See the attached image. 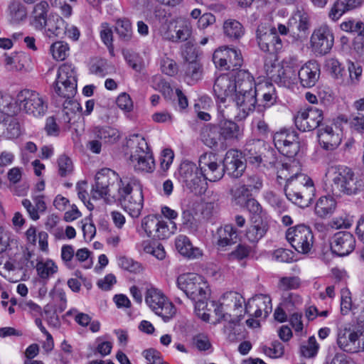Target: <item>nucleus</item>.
Listing matches in <instances>:
<instances>
[{"label":"nucleus","instance_id":"f257e3e1","mask_svg":"<svg viewBox=\"0 0 364 364\" xmlns=\"http://www.w3.org/2000/svg\"><path fill=\"white\" fill-rule=\"evenodd\" d=\"M282 166L278 171V178L286 180L284 192L287 198L301 208L309 206L315 193L312 180L300 172V166L295 161Z\"/></svg>","mask_w":364,"mask_h":364},{"label":"nucleus","instance_id":"f03ea898","mask_svg":"<svg viewBox=\"0 0 364 364\" xmlns=\"http://www.w3.org/2000/svg\"><path fill=\"white\" fill-rule=\"evenodd\" d=\"M58 97L65 99L63 104V119L70 124L71 119L82 110L80 104L73 98L77 92V77L75 67L71 64H63L58 70L54 87Z\"/></svg>","mask_w":364,"mask_h":364},{"label":"nucleus","instance_id":"7ed1b4c3","mask_svg":"<svg viewBox=\"0 0 364 364\" xmlns=\"http://www.w3.org/2000/svg\"><path fill=\"white\" fill-rule=\"evenodd\" d=\"M117 200L123 209L132 218H138L141 215L144 205L142 186L134 176H124L120 180V186L117 188Z\"/></svg>","mask_w":364,"mask_h":364},{"label":"nucleus","instance_id":"20e7f679","mask_svg":"<svg viewBox=\"0 0 364 364\" xmlns=\"http://www.w3.org/2000/svg\"><path fill=\"white\" fill-rule=\"evenodd\" d=\"M6 102L4 109L11 114H16L19 111L35 117L43 115L47 109V105L38 92L31 90H23L17 95L15 103H12V98L9 95H4L0 98Z\"/></svg>","mask_w":364,"mask_h":364},{"label":"nucleus","instance_id":"39448f33","mask_svg":"<svg viewBox=\"0 0 364 364\" xmlns=\"http://www.w3.org/2000/svg\"><path fill=\"white\" fill-rule=\"evenodd\" d=\"M176 283L186 296L195 303L197 309L206 306L210 289L203 277L195 273L183 274L178 277Z\"/></svg>","mask_w":364,"mask_h":364},{"label":"nucleus","instance_id":"423d86ee","mask_svg":"<svg viewBox=\"0 0 364 364\" xmlns=\"http://www.w3.org/2000/svg\"><path fill=\"white\" fill-rule=\"evenodd\" d=\"M127 146L130 149L129 160L138 171L151 173L155 168V163L144 136L135 134L129 136Z\"/></svg>","mask_w":364,"mask_h":364},{"label":"nucleus","instance_id":"0eeeda50","mask_svg":"<svg viewBox=\"0 0 364 364\" xmlns=\"http://www.w3.org/2000/svg\"><path fill=\"white\" fill-rule=\"evenodd\" d=\"M328 173L334 175L331 184V191L334 196H352L360 191L362 182L350 168L346 166H332Z\"/></svg>","mask_w":364,"mask_h":364},{"label":"nucleus","instance_id":"6e6552de","mask_svg":"<svg viewBox=\"0 0 364 364\" xmlns=\"http://www.w3.org/2000/svg\"><path fill=\"white\" fill-rule=\"evenodd\" d=\"M122 178L110 168H102L95 176V183L91 191L94 199L103 198L106 203H111L117 195L112 193V189H116L120 186V180Z\"/></svg>","mask_w":364,"mask_h":364},{"label":"nucleus","instance_id":"1a4fd4ad","mask_svg":"<svg viewBox=\"0 0 364 364\" xmlns=\"http://www.w3.org/2000/svg\"><path fill=\"white\" fill-rule=\"evenodd\" d=\"M264 70L267 76L279 86L289 87L297 80V65L295 58L283 60L282 65L266 60Z\"/></svg>","mask_w":364,"mask_h":364},{"label":"nucleus","instance_id":"9d476101","mask_svg":"<svg viewBox=\"0 0 364 364\" xmlns=\"http://www.w3.org/2000/svg\"><path fill=\"white\" fill-rule=\"evenodd\" d=\"M179 177L186 188L195 195L203 194L208 188L206 179L196 165L190 161L183 162L179 168Z\"/></svg>","mask_w":364,"mask_h":364},{"label":"nucleus","instance_id":"9b49d317","mask_svg":"<svg viewBox=\"0 0 364 364\" xmlns=\"http://www.w3.org/2000/svg\"><path fill=\"white\" fill-rule=\"evenodd\" d=\"M145 301L149 308L164 321H168L176 314L174 305L159 289L152 287L147 289Z\"/></svg>","mask_w":364,"mask_h":364},{"label":"nucleus","instance_id":"f8f14e48","mask_svg":"<svg viewBox=\"0 0 364 364\" xmlns=\"http://www.w3.org/2000/svg\"><path fill=\"white\" fill-rule=\"evenodd\" d=\"M256 40L261 50L269 53H277L283 48L282 38L277 29L268 23H261L256 30Z\"/></svg>","mask_w":364,"mask_h":364},{"label":"nucleus","instance_id":"ddd939ff","mask_svg":"<svg viewBox=\"0 0 364 364\" xmlns=\"http://www.w3.org/2000/svg\"><path fill=\"white\" fill-rule=\"evenodd\" d=\"M192 31L191 21L184 18L170 21L160 28L163 38L173 43L188 41L192 35Z\"/></svg>","mask_w":364,"mask_h":364},{"label":"nucleus","instance_id":"4468645a","mask_svg":"<svg viewBox=\"0 0 364 364\" xmlns=\"http://www.w3.org/2000/svg\"><path fill=\"white\" fill-rule=\"evenodd\" d=\"M337 344L347 353L364 351V331L350 327L341 328L337 333Z\"/></svg>","mask_w":364,"mask_h":364},{"label":"nucleus","instance_id":"2eb2a0df","mask_svg":"<svg viewBox=\"0 0 364 364\" xmlns=\"http://www.w3.org/2000/svg\"><path fill=\"white\" fill-rule=\"evenodd\" d=\"M286 238L296 251L302 254L309 252L314 244L312 231L305 225L289 228L287 230Z\"/></svg>","mask_w":364,"mask_h":364},{"label":"nucleus","instance_id":"dca6fc26","mask_svg":"<svg viewBox=\"0 0 364 364\" xmlns=\"http://www.w3.org/2000/svg\"><path fill=\"white\" fill-rule=\"evenodd\" d=\"M141 228L149 237L164 240L176 229L175 223L165 221L156 215H147L141 220Z\"/></svg>","mask_w":364,"mask_h":364},{"label":"nucleus","instance_id":"f3484780","mask_svg":"<svg viewBox=\"0 0 364 364\" xmlns=\"http://www.w3.org/2000/svg\"><path fill=\"white\" fill-rule=\"evenodd\" d=\"M215 65L224 70H231L234 73L243 63L240 50L228 47H221L215 50L213 55Z\"/></svg>","mask_w":364,"mask_h":364},{"label":"nucleus","instance_id":"a211bd4d","mask_svg":"<svg viewBox=\"0 0 364 364\" xmlns=\"http://www.w3.org/2000/svg\"><path fill=\"white\" fill-rule=\"evenodd\" d=\"M273 140L278 151L288 158L294 157L299 151L298 137L293 131L284 129L277 132Z\"/></svg>","mask_w":364,"mask_h":364},{"label":"nucleus","instance_id":"6ab92c4d","mask_svg":"<svg viewBox=\"0 0 364 364\" xmlns=\"http://www.w3.org/2000/svg\"><path fill=\"white\" fill-rule=\"evenodd\" d=\"M334 42L331 29L327 25L316 28L311 36V46L314 53L323 55L329 53Z\"/></svg>","mask_w":364,"mask_h":364},{"label":"nucleus","instance_id":"aec40b11","mask_svg":"<svg viewBox=\"0 0 364 364\" xmlns=\"http://www.w3.org/2000/svg\"><path fill=\"white\" fill-rule=\"evenodd\" d=\"M323 119V112L316 107H309L298 112L294 118L296 127L302 132H309L320 127Z\"/></svg>","mask_w":364,"mask_h":364},{"label":"nucleus","instance_id":"412c9836","mask_svg":"<svg viewBox=\"0 0 364 364\" xmlns=\"http://www.w3.org/2000/svg\"><path fill=\"white\" fill-rule=\"evenodd\" d=\"M198 163L200 171L205 179L215 182L223 177L224 169L220 167L214 154L206 153L201 155Z\"/></svg>","mask_w":364,"mask_h":364},{"label":"nucleus","instance_id":"4be33fe9","mask_svg":"<svg viewBox=\"0 0 364 364\" xmlns=\"http://www.w3.org/2000/svg\"><path fill=\"white\" fill-rule=\"evenodd\" d=\"M317 136L321 146L326 151H332L341 144L342 132L336 125L322 124L318 129Z\"/></svg>","mask_w":364,"mask_h":364},{"label":"nucleus","instance_id":"5701e85b","mask_svg":"<svg viewBox=\"0 0 364 364\" xmlns=\"http://www.w3.org/2000/svg\"><path fill=\"white\" fill-rule=\"evenodd\" d=\"M355 247V239L347 231L338 232L331 238V249L334 254L343 257L352 252Z\"/></svg>","mask_w":364,"mask_h":364},{"label":"nucleus","instance_id":"b1692460","mask_svg":"<svg viewBox=\"0 0 364 364\" xmlns=\"http://www.w3.org/2000/svg\"><path fill=\"white\" fill-rule=\"evenodd\" d=\"M246 168V164L243 161L242 153L237 150H229L223 159L224 172L232 178H237L240 177Z\"/></svg>","mask_w":364,"mask_h":364},{"label":"nucleus","instance_id":"393cba45","mask_svg":"<svg viewBox=\"0 0 364 364\" xmlns=\"http://www.w3.org/2000/svg\"><path fill=\"white\" fill-rule=\"evenodd\" d=\"M272 309V300L265 294H258L250 299L245 305L246 314L255 318L261 317L262 312L267 316Z\"/></svg>","mask_w":364,"mask_h":364},{"label":"nucleus","instance_id":"a878e982","mask_svg":"<svg viewBox=\"0 0 364 364\" xmlns=\"http://www.w3.org/2000/svg\"><path fill=\"white\" fill-rule=\"evenodd\" d=\"M257 90H247V91L237 90L232 95V100L236 106L243 113V117H246L249 113L255 109L257 104Z\"/></svg>","mask_w":364,"mask_h":364},{"label":"nucleus","instance_id":"bb28decb","mask_svg":"<svg viewBox=\"0 0 364 364\" xmlns=\"http://www.w3.org/2000/svg\"><path fill=\"white\" fill-rule=\"evenodd\" d=\"M320 75L319 65L315 60H309L299 70L297 69V79L304 87H311L318 81Z\"/></svg>","mask_w":364,"mask_h":364},{"label":"nucleus","instance_id":"cd10ccee","mask_svg":"<svg viewBox=\"0 0 364 364\" xmlns=\"http://www.w3.org/2000/svg\"><path fill=\"white\" fill-rule=\"evenodd\" d=\"M213 92L221 102H224L230 96L232 97L235 87L232 75L223 74L218 77L213 85Z\"/></svg>","mask_w":364,"mask_h":364},{"label":"nucleus","instance_id":"c85d7f7f","mask_svg":"<svg viewBox=\"0 0 364 364\" xmlns=\"http://www.w3.org/2000/svg\"><path fill=\"white\" fill-rule=\"evenodd\" d=\"M223 142L237 141L242 136V130L240 126L232 120L221 119L218 123Z\"/></svg>","mask_w":364,"mask_h":364},{"label":"nucleus","instance_id":"c756f323","mask_svg":"<svg viewBox=\"0 0 364 364\" xmlns=\"http://www.w3.org/2000/svg\"><path fill=\"white\" fill-rule=\"evenodd\" d=\"M362 0H336L328 11V18L337 21L345 13L359 7Z\"/></svg>","mask_w":364,"mask_h":364},{"label":"nucleus","instance_id":"7c9ffc66","mask_svg":"<svg viewBox=\"0 0 364 364\" xmlns=\"http://www.w3.org/2000/svg\"><path fill=\"white\" fill-rule=\"evenodd\" d=\"M233 78L235 91L257 90L253 75L245 69H238L231 73Z\"/></svg>","mask_w":364,"mask_h":364},{"label":"nucleus","instance_id":"2f4dec72","mask_svg":"<svg viewBox=\"0 0 364 364\" xmlns=\"http://www.w3.org/2000/svg\"><path fill=\"white\" fill-rule=\"evenodd\" d=\"M222 305L225 306V310L232 313L246 314L245 311V299L236 291H228L222 297Z\"/></svg>","mask_w":364,"mask_h":364},{"label":"nucleus","instance_id":"473e14b6","mask_svg":"<svg viewBox=\"0 0 364 364\" xmlns=\"http://www.w3.org/2000/svg\"><path fill=\"white\" fill-rule=\"evenodd\" d=\"M4 56V63L9 70L23 71L29 66L30 58L25 53H13L10 55L5 54Z\"/></svg>","mask_w":364,"mask_h":364},{"label":"nucleus","instance_id":"72a5a7b5","mask_svg":"<svg viewBox=\"0 0 364 364\" xmlns=\"http://www.w3.org/2000/svg\"><path fill=\"white\" fill-rule=\"evenodd\" d=\"M175 245L181 255L189 259H195L202 255L201 250L198 247H194L189 238L186 235H178L176 238Z\"/></svg>","mask_w":364,"mask_h":364},{"label":"nucleus","instance_id":"f704fd0d","mask_svg":"<svg viewBox=\"0 0 364 364\" xmlns=\"http://www.w3.org/2000/svg\"><path fill=\"white\" fill-rule=\"evenodd\" d=\"M94 136L104 143H116L121 137L119 131L111 126H96L92 129Z\"/></svg>","mask_w":364,"mask_h":364},{"label":"nucleus","instance_id":"c9c22d12","mask_svg":"<svg viewBox=\"0 0 364 364\" xmlns=\"http://www.w3.org/2000/svg\"><path fill=\"white\" fill-rule=\"evenodd\" d=\"M267 225L261 218L255 217L246 231L247 239L252 243L257 242L266 234Z\"/></svg>","mask_w":364,"mask_h":364},{"label":"nucleus","instance_id":"e433bc0d","mask_svg":"<svg viewBox=\"0 0 364 364\" xmlns=\"http://www.w3.org/2000/svg\"><path fill=\"white\" fill-rule=\"evenodd\" d=\"M201 137L208 146H217L219 142H223L218 124H208L201 131Z\"/></svg>","mask_w":364,"mask_h":364},{"label":"nucleus","instance_id":"4c0bfd02","mask_svg":"<svg viewBox=\"0 0 364 364\" xmlns=\"http://www.w3.org/2000/svg\"><path fill=\"white\" fill-rule=\"evenodd\" d=\"M48 9L49 5L46 1H41L35 6L33 12V25L36 29L42 30L46 27Z\"/></svg>","mask_w":364,"mask_h":364},{"label":"nucleus","instance_id":"58836bf2","mask_svg":"<svg viewBox=\"0 0 364 364\" xmlns=\"http://www.w3.org/2000/svg\"><path fill=\"white\" fill-rule=\"evenodd\" d=\"M68 24L61 16L56 14H50L46 22L47 35L50 37L53 34L55 36H60L65 33Z\"/></svg>","mask_w":364,"mask_h":364},{"label":"nucleus","instance_id":"ea45409f","mask_svg":"<svg viewBox=\"0 0 364 364\" xmlns=\"http://www.w3.org/2000/svg\"><path fill=\"white\" fill-rule=\"evenodd\" d=\"M336 207L335 200L330 196L321 197L315 205V213L320 218L331 215Z\"/></svg>","mask_w":364,"mask_h":364},{"label":"nucleus","instance_id":"a19ab883","mask_svg":"<svg viewBox=\"0 0 364 364\" xmlns=\"http://www.w3.org/2000/svg\"><path fill=\"white\" fill-rule=\"evenodd\" d=\"M218 240L217 242L220 247H225L236 242L237 232L231 225H227L218 230Z\"/></svg>","mask_w":364,"mask_h":364},{"label":"nucleus","instance_id":"79ce46f5","mask_svg":"<svg viewBox=\"0 0 364 364\" xmlns=\"http://www.w3.org/2000/svg\"><path fill=\"white\" fill-rule=\"evenodd\" d=\"M224 33L226 36L232 40L240 38L245 33L242 25L234 19H228L223 24Z\"/></svg>","mask_w":364,"mask_h":364},{"label":"nucleus","instance_id":"37998d69","mask_svg":"<svg viewBox=\"0 0 364 364\" xmlns=\"http://www.w3.org/2000/svg\"><path fill=\"white\" fill-rule=\"evenodd\" d=\"M10 114H11L6 112V126L5 129L2 130L1 136L7 139H15L18 137L21 134L20 124L17 119L11 117Z\"/></svg>","mask_w":364,"mask_h":364},{"label":"nucleus","instance_id":"c03bdc74","mask_svg":"<svg viewBox=\"0 0 364 364\" xmlns=\"http://www.w3.org/2000/svg\"><path fill=\"white\" fill-rule=\"evenodd\" d=\"M38 275L42 279H48L58 271L57 265L51 260H41L36 265Z\"/></svg>","mask_w":364,"mask_h":364},{"label":"nucleus","instance_id":"a18cd8bd","mask_svg":"<svg viewBox=\"0 0 364 364\" xmlns=\"http://www.w3.org/2000/svg\"><path fill=\"white\" fill-rule=\"evenodd\" d=\"M115 31L122 41L127 42L131 40L132 28L129 20L118 19L116 22Z\"/></svg>","mask_w":364,"mask_h":364},{"label":"nucleus","instance_id":"49530a36","mask_svg":"<svg viewBox=\"0 0 364 364\" xmlns=\"http://www.w3.org/2000/svg\"><path fill=\"white\" fill-rule=\"evenodd\" d=\"M185 67V76L188 83H194L201 78L202 68L198 62L191 61L187 63Z\"/></svg>","mask_w":364,"mask_h":364},{"label":"nucleus","instance_id":"de8ad7c7","mask_svg":"<svg viewBox=\"0 0 364 364\" xmlns=\"http://www.w3.org/2000/svg\"><path fill=\"white\" fill-rule=\"evenodd\" d=\"M9 9L13 23H18L26 18V9L19 1H12Z\"/></svg>","mask_w":364,"mask_h":364},{"label":"nucleus","instance_id":"09e8293b","mask_svg":"<svg viewBox=\"0 0 364 364\" xmlns=\"http://www.w3.org/2000/svg\"><path fill=\"white\" fill-rule=\"evenodd\" d=\"M141 245L144 252L152 255L158 259H164L166 257L164 247L161 244H156L150 241H144Z\"/></svg>","mask_w":364,"mask_h":364},{"label":"nucleus","instance_id":"8fccbe9b","mask_svg":"<svg viewBox=\"0 0 364 364\" xmlns=\"http://www.w3.org/2000/svg\"><path fill=\"white\" fill-rule=\"evenodd\" d=\"M50 53L56 60H64L69 55L70 48L67 43L57 41L50 46Z\"/></svg>","mask_w":364,"mask_h":364},{"label":"nucleus","instance_id":"3c124183","mask_svg":"<svg viewBox=\"0 0 364 364\" xmlns=\"http://www.w3.org/2000/svg\"><path fill=\"white\" fill-rule=\"evenodd\" d=\"M341 28L346 32H350L360 36H364V23L361 21H348L341 24Z\"/></svg>","mask_w":364,"mask_h":364},{"label":"nucleus","instance_id":"603ef678","mask_svg":"<svg viewBox=\"0 0 364 364\" xmlns=\"http://www.w3.org/2000/svg\"><path fill=\"white\" fill-rule=\"evenodd\" d=\"M58 173L62 177L70 175L73 171V165L71 159L65 156L62 155L58 159Z\"/></svg>","mask_w":364,"mask_h":364},{"label":"nucleus","instance_id":"864d4df0","mask_svg":"<svg viewBox=\"0 0 364 364\" xmlns=\"http://www.w3.org/2000/svg\"><path fill=\"white\" fill-rule=\"evenodd\" d=\"M259 89V90H262V99L264 102V106L273 105L276 100L277 96L272 85L266 82L264 85H260Z\"/></svg>","mask_w":364,"mask_h":364},{"label":"nucleus","instance_id":"5fc2aeb1","mask_svg":"<svg viewBox=\"0 0 364 364\" xmlns=\"http://www.w3.org/2000/svg\"><path fill=\"white\" fill-rule=\"evenodd\" d=\"M319 346L314 336H311L306 344L301 346V353L306 358H313L318 352Z\"/></svg>","mask_w":364,"mask_h":364},{"label":"nucleus","instance_id":"6e6d98bb","mask_svg":"<svg viewBox=\"0 0 364 364\" xmlns=\"http://www.w3.org/2000/svg\"><path fill=\"white\" fill-rule=\"evenodd\" d=\"M348 70L350 83L353 85L358 84L360 80L363 73L362 66L358 63L348 61Z\"/></svg>","mask_w":364,"mask_h":364},{"label":"nucleus","instance_id":"4d7b16f0","mask_svg":"<svg viewBox=\"0 0 364 364\" xmlns=\"http://www.w3.org/2000/svg\"><path fill=\"white\" fill-rule=\"evenodd\" d=\"M263 352L270 358H279L284 354V346L278 341L272 343L271 347L264 346Z\"/></svg>","mask_w":364,"mask_h":364},{"label":"nucleus","instance_id":"13d9d810","mask_svg":"<svg viewBox=\"0 0 364 364\" xmlns=\"http://www.w3.org/2000/svg\"><path fill=\"white\" fill-rule=\"evenodd\" d=\"M243 315L244 314L242 313H232L226 311L225 313H223V316L220 317V322H228V326L226 327L232 329L239 323Z\"/></svg>","mask_w":364,"mask_h":364},{"label":"nucleus","instance_id":"bf43d9fd","mask_svg":"<svg viewBox=\"0 0 364 364\" xmlns=\"http://www.w3.org/2000/svg\"><path fill=\"white\" fill-rule=\"evenodd\" d=\"M67 316H74V319L80 326L86 327L87 326L92 318L87 314L78 312L77 309H72L66 313Z\"/></svg>","mask_w":364,"mask_h":364},{"label":"nucleus","instance_id":"052dcab7","mask_svg":"<svg viewBox=\"0 0 364 364\" xmlns=\"http://www.w3.org/2000/svg\"><path fill=\"white\" fill-rule=\"evenodd\" d=\"M143 356L148 361V363L166 364L163 360L160 352L154 348H149L143 351Z\"/></svg>","mask_w":364,"mask_h":364},{"label":"nucleus","instance_id":"680f3d73","mask_svg":"<svg viewBox=\"0 0 364 364\" xmlns=\"http://www.w3.org/2000/svg\"><path fill=\"white\" fill-rule=\"evenodd\" d=\"M193 343L199 350H207L211 347L209 338L203 333H199L193 336Z\"/></svg>","mask_w":364,"mask_h":364},{"label":"nucleus","instance_id":"e2e57ef3","mask_svg":"<svg viewBox=\"0 0 364 364\" xmlns=\"http://www.w3.org/2000/svg\"><path fill=\"white\" fill-rule=\"evenodd\" d=\"M284 164H289L288 163H284ZM284 164H280L278 162L277 157L275 156L274 151L272 150L267 151L266 154L263 156V166L267 168H273L275 167L277 168L280 166L281 168L279 171H280L283 166Z\"/></svg>","mask_w":364,"mask_h":364},{"label":"nucleus","instance_id":"0e129e2a","mask_svg":"<svg viewBox=\"0 0 364 364\" xmlns=\"http://www.w3.org/2000/svg\"><path fill=\"white\" fill-rule=\"evenodd\" d=\"M279 286L283 290L295 289L300 286V279L297 277H284L280 279Z\"/></svg>","mask_w":364,"mask_h":364},{"label":"nucleus","instance_id":"69168bd1","mask_svg":"<svg viewBox=\"0 0 364 364\" xmlns=\"http://www.w3.org/2000/svg\"><path fill=\"white\" fill-rule=\"evenodd\" d=\"M161 70L166 75L173 76L178 72V66L173 60L165 58L161 61Z\"/></svg>","mask_w":364,"mask_h":364},{"label":"nucleus","instance_id":"338daca9","mask_svg":"<svg viewBox=\"0 0 364 364\" xmlns=\"http://www.w3.org/2000/svg\"><path fill=\"white\" fill-rule=\"evenodd\" d=\"M119 265L122 269L132 272H136L140 269L139 263L125 257H119Z\"/></svg>","mask_w":364,"mask_h":364},{"label":"nucleus","instance_id":"774afa93","mask_svg":"<svg viewBox=\"0 0 364 364\" xmlns=\"http://www.w3.org/2000/svg\"><path fill=\"white\" fill-rule=\"evenodd\" d=\"M116 102L117 106L124 111L130 112L132 109L133 103L132 99L129 95L125 92L118 96Z\"/></svg>","mask_w":364,"mask_h":364}]
</instances>
